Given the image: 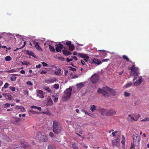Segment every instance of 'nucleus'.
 Segmentation results:
<instances>
[{"mask_svg":"<svg viewBox=\"0 0 149 149\" xmlns=\"http://www.w3.org/2000/svg\"><path fill=\"white\" fill-rule=\"evenodd\" d=\"M52 128L53 132L57 134L61 133L63 130L61 124L56 120L53 121Z\"/></svg>","mask_w":149,"mask_h":149,"instance_id":"obj_1","label":"nucleus"},{"mask_svg":"<svg viewBox=\"0 0 149 149\" xmlns=\"http://www.w3.org/2000/svg\"><path fill=\"white\" fill-rule=\"evenodd\" d=\"M133 143H131L130 149L134 148L135 146H138L141 140V136L138 134H134L132 135Z\"/></svg>","mask_w":149,"mask_h":149,"instance_id":"obj_2","label":"nucleus"},{"mask_svg":"<svg viewBox=\"0 0 149 149\" xmlns=\"http://www.w3.org/2000/svg\"><path fill=\"white\" fill-rule=\"evenodd\" d=\"M133 66L128 68L129 70H130V75H134V78L133 79V81H134L135 79L137 78L139 75V70L137 67L135 66V65L134 63H133Z\"/></svg>","mask_w":149,"mask_h":149,"instance_id":"obj_3","label":"nucleus"},{"mask_svg":"<svg viewBox=\"0 0 149 149\" xmlns=\"http://www.w3.org/2000/svg\"><path fill=\"white\" fill-rule=\"evenodd\" d=\"M72 89L71 87L66 89L64 91V94L63 95L62 97L64 100H69L71 95Z\"/></svg>","mask_w":149,"mask_h":149,"instance_id":"obj_4","label":"nucleus"},{"mask_svg":"<svg viewBox=\"0 0 149 149\" xmlns=\"http://www.w3.org/2000/svg\"><path fill=\"white\" fill-rule=\"evenodd\" d=\"M36 137L39 141L41 142H45L47 141L48 140L47 136L44 133H42L40 132L37 133Z\"/></svg>","mask_w":149,"mask_h":149,"instance_id":"obj_5","label":"nucleus"},{"mask_svg":"<svg viewBox=\"0 0 149 149\" xmlns=\"http://www.w3.org/2000/svg\"><path fill=\"white\" fill-rule=\"evenodd\" d=\"M104 89L107 92H109L112 95L115 96L116 94V92L115 90L107 86L104 87Z\"/></svg>","mask_w":149,"mask_h":149,"instance_id":"obj_6","label":"nucleus"},{"mask_svg":"<svg viewBox=\"0 0 149 149\" xmlns=\"http://www.w3.org/2000/svg\"><path fill=\"white\" fill-rule=\"evenodd\" d=\"M99 79V76L96 74H95L91 77V80L92 83L95 84L98 81Z\"/></svg>","mask_w":149,"mask_h":149,"instance_id":"obj_7","label":"nucleus"},{"mask_svg":"<svg viewBox=\"0 0 149 149\" xmlns=\"http://www.w3.org/2000/svg\"><path fill=\"white\" fill-rule=\"evenodd\" d=\"M142 77L141 76H140L139 77L138 76V77L136 79H135L136 81H133L134 82L133 85L135 86H137L140 85L141 83H142Z\"/></svg>","mask_w":149,"mask_h":149,"instance_id":"obj_8","label":"nucleus"},{"mask_svg":"<svg viewBox=\"0 0 149 149\" xmlns=\"http://www.w3.org/2000/svg\"><path fill=\"white\" fill-rule=\"evenodd\" d=\"M77 56L84 59L86 62L88 61V60L89 58V57L87 54L81 53H78Z\"/></svg>","mask_w":149,"mask_h":149,"instance_id":"obj_9","label":"nucleus"},{"mask_svg":"<svg viewBox=\"0 0 149 149\" xmlns=\"http://www.w3.org/2000/svg\"><path fill=\"white\" fill-rule=\"evenodd\" d=\"M97 92L98 93H102L104 96L105 97H108L109 96V93H107V91L104 89V88L103 89L100 88H98L97 90Z\"/></svg>","mask_w":149,"mask_h":149,"instance_id":"obj_10","label":"nucleus"},{"mask_svg":"<svg viewBox=\"0 0 149 149\" xmlns=\"http://www.w3.org/2000/svg\"><path fill=\"white\" fill-rule=\"evenodd\" d=\"M120 139V136L118 135L116 137V139L112 141V143L113 145L117 146L118 144Z\"/></svg>","mask_w":149,"mask_h":149,"instance_id":"obj_11","label":"nucleus"},{"mask_svg":"<svg viewBox=\"0 0 149 149\" xmlns=\"http://www.w3.org/2000/svg\"><path fill=\"white\" fill-rule=\"evenodd\" d=\"M116 114V111H115L112 109H110L107 113L106 116H112Z\"/></svg>","mask_w":149,"mask_h":149,"instance_id":"obj_12","label":"nucleus"},{"mask_svg":"<svg viewBox=\"0 0 149 149\" xmlns=\"http://www.w3.org/2000/svg\"><path fill=\"white\" fill-rule=\"evenodd\" d=\"M43 92L40 90H37L36 91L37 96L40 98H43L44 97Z\"/></svg>","mask_w":149,"mask_h":149,"instance_id":"obj_13","label":"nucleus"},{"mask_svg":"<svg viewBox=\"0 0 149 149\" xmlns=\"http://www.w3.org/2000/svg\"><path fill=\"white\" fill-rule=\"evenodd\" d=\"M3 95L5 97V99L9 100H13V97L10 93H4L3 94Z\"/></svg>","mask_w":149,"mask_h":149,"instance_id":"obj_14","label":"nucleus"},{"mask_svg":"<svg viewBox=\"0 0 149 149\" xmlns=\"http://www.w3.org/2000/svg\"><path fill=\"white\" fill-rule=\"evenodd\" d=\"M32 42L33 44L34 45V47H35L37 50L39 51H42V48L39 45L38 42L35 41H33Z\"/></svg>","mask_w":149,"mask_h":149,"instance_id":"obj_15","label":"nucleus"},{"mask_svg":"<svg viewBox=\"0 0 149 149\" xmlns=\"http://www.w3.org/2000/svg\"><path fill=\"white\" fill-rule=\"evenodd\" d=\"M55 46H56V51L57 52H61V49L63 48V45L60 43H59L57 45L56 44Z\"/></svg>","mask_w":149,"mask_h":149,"instance_id":"obj_16","label":"nucleus"},{"mask_svg":"<svg viewBox=\"0 0 149 149\" xmlns=\"http://www.w3.org/2000/svg\"><path fill=\"white\" fill-rule=\"evenodd\" d=\"M102 62L101 61L98 60L96 58H94L92 60V63L93 64H95V65H99L101 64Z\"/></svg>","mask_w":149,"mask_h":149,"instance_id":"obj_17","label":"nucleus"},{"mask_svg":"<svg viewBox=\"0 0 149 149\" xmlns=\"http://www.w3.org/2000/svg\"><path fill=\"white\" fill-rule=\"evenodd\" d=\"M25 53L26 54L29 56H32L34 58H36V56L34 55V53L31 51H29L28 50H26Z\"/></svg>","mask_w":149,"mask_h":149,"instance_id":"obj_18","label":"nucleus"},{"mask_svg":"<svg viewBox=\"0 0 149 149\" xmlns=\"http://www.w3.org/2000/svg\"><path fill=\"white\" fill-rule=\"evenodd\" d=\"M53 104V102L51 98L49 97L47 98V106H51Z\"/></svg>","mask_w":149,"mask_h":149,"instance_id":"obj_19","label":"nucleus"},{"mask_svg":"<svg viewBox=\"0 0 149 149\" xmlns=\"http://www.w3.org/2000/svg\"><path fill=\"white\" fill-rule=\"evenodd\" d=\"M72 149H79L78 144L77 143L73 142L72 143Z\"/></svg>","mask_w":149,"mask_h":149,"instance_id":"obj_20","label":"nucleus"},{"mask_svg":"<svg viewBox=\"0 0 149 149\" xmlns=\"http://www.w3.org/2000/svg\"><path fill=\"white\" fill-rule=\"evenodd\" d=\"M62 52H63V54L65 56H68L72 54V53L70 52L65 49L63 50Z\"/></svg>","mask_w":149,"mask_h":149,"instance_id":"obj_21","label":"nucleus"},{"mask_svg":"<svg viewBox=\"0 0 149 149\" xmlns=\"http://www.w3.org/2000/svg\"><path fill=\"white\" fill-rule=\"evenodd\" d=\"M57 70H58V71L54 72V74L56 75H61L62 74V70L61 69H59Z\"/></svg>","mask_w":149,"mask_h":149,"instance_id":"obj_22","label":"nucleus"},{"mask_svg":"<svg viewBox=\"0 0 149 149\" xmlns=\"http://www.w3.org/2000/svg\"><path fill=\"white\" fill-rule=\"evenodd\" d=\"M128 116L129 117H130L131 119L134 121H137V118H136V116L133 114H129L128 115Z\"/></svg>","mask_w":149,"mask_h":149,"instance_id":"obj_23","label":"nucleus"},{"mask_svg":"<svg viewBox=\"0 0 149 149\" xmlns=\"http://www.w3.org/2000/svg\"><path fill=\"white\" fill-rule=\"evenodd\" d=\"M43 88L45 90L50 93H52V90L50 89L48 86H45L43 87Z\"/></svg>","mask_w":149,"mask_h":149,"instance_id":"obj_24","label":"nucleus"},{"mask_svg":"<svg viewBox=\"0 0 149 149\" xmlns=\"http://www.w3.org/2000/svg\"><path fill=\"white\" fill-rule=\"evenodd\" d=\"M29 146V145L27 143H21V146L23 148H26Z\"/></svg>","mask_w":149,"mask_h":149,"instance_id":"obj_25","label":"nucleus"},{"mask_svg":"<svg viewBox=\"0 0 149 149\" xmlns=\"http://www.w3.org/2000/svg\"><path fill=\"white\" fill-rule=\"evenodd\" d=\"M108 110L104 109H101V114L102 115H106L107 113V112Z\"/></svg>","mask_w":149,"mask_h":149,"instance_id":"obj_26","label":"nucleus"},{"mask_svg":"<svg viewBox=\"0 0 149 149\" xmlns=\"http://www.w3.org/2000/svg\"><path fill=\"white\" fill-rule=\"evenodd\" d=\"M68 46L69 47V50L70 51L73 50L74 48V46L73 44H71Z\"/></svg>","mask_w":149,"mask_h":149,"instance_id":"obj_27","label":"nucleus"},{"mask_svg":"<svg viewBox=\"0 0 149 149\" xmlns=\"http://www.w3.org/2000/svg\"><path fill=\"white\" fill-rule=\"evenodd\" d=\"M96 106L94 105H91L90 106V109L92 111H94L96 110Z\"/></svg>","mask_w":149,"mask_h":149,"instance_id":"obj_28","label":"nucleus"},{"mask_svg":"<svg viewBox=\"0 0 149 149\" xmlns=\"http://www.w3.org/2000/svg\"><path fill=\"white\" fill-rule=\"evenodd\" d=\"M5 60L6 61H10L12 60V58L10 56H7L5 58Z\"/></svg>","mask_w":149,"mask_h":149,"instance_id":"obj_29","label":"nucleus"},{"mask_svg":"<svg viewBox=\"0 0 149 149\" xmlns=\"http://www.w3.org/2000/svg\"><path fill=\"white\" fill-rule=\"evenodd\" d=\"M49 48L50 50L52 52H55V49L53 46L51 45H49Z\"/></svg>","mask_w":149,"mask_h":149,"instance_id":"obj_30","label":"nucleus"},{"mask_svg":"<svg viewBox=\"0 0 149 149\" xmlns=\"http://www.w3.org/2000/svg\"><path fill=\"white\" fill-rule=\"evenodd\" d=\"M122 58L124 60H126V61L127 62L129 61V59L127 56H126L125 55H123V56Z\"/></svg>","mask_w":149,"mask_h":149,"instance_id":"obj_31","label":"nucleus"},{"mask_svg":"<svg viewBox=\"0 0 149 149\" xmlns=\"http://www.w3.org/2000/svg\"><path fill=\"white\" fill-rule=\"evenodd\" d=\"M132 84H133L132 82H130L125 85V87L126 88H129L132 85Z\"/></svg>","mask_w":149,"mask_h":149,"instance_id":"obj_32","label":"nucleus"},{"mask_svg":"<svg viewBox=\"0 0 149 149\" xmlns=\"http://www.w3.org/2000/svg\"><path fill=\"white\" fill-rule=\"evenodd\" d=\"M122 140L121 141V143L122 144H125V138L124 135H122Z\"/></svg>","mask_w":149,"mask_h":149,"instance_id":"obj_33","label":"nucleus"},{"mask_svg":"<svg viewBox=\"0 0 149 149\" xmlns=\"http://www.w3.org/2000/svg\"><path fill=\"white\" fill-rule=\"evenodd\" d=\"M76 86L78 88H80L81 87H83V84L82 83H80L79 84H77L76 85Z\"/></svg>","mask_w":149,"mask_h":149,"instance_id":"obj_34","label":"nucleus"},{"mask_svg":"<svg viewBox=\"0 0 149 149\" xmlns=\"http://www.w3.org/2000/svg\"><path fill=\"white\" fill-rule=\"evenodd\" d=\"M52 97L54 98V99H53V101L54 102H57V101L58 100V98L57 97H56L54 95H52Z\"/></svg>","mask_w":149,"mask_h":149,"instance_id":"obj_35","label":"nucleus"},{"mask_svg":"<svg viewBox=\"0 0 149 149\" xmlns=\"http://www.w3.org/2000/svg\"><path fill=\"white\" fill-rule=\"evenodd\" d=\"M16 77L15 76H11L10 77V79L11 81H14L16 79Z\"/></svg>","mask_w":149,"mask_h":149,"instance_id":"obj_36","label":"nucleus"},{"mask_svg":"<svg viewBox=\"0 0 149 149\" xmlns=\"http://www.w3.org/2000/svg\"><path fill=\"white\" fill-rule=\"evenodd\" d=\"M124 95L126 97H128L130 95V93H128L126 92H124Z\"/></svg>","mask_w":149,"mask_h":149,"instance_id":"obj_37","label":"nucleus"},{"mask_svg":"<svg viewBox=\"0 0 149 149\" xmlns=\"http://www.w3.org/2000/svg\"><path fill=\"white\" fill-rule=\"evenodd\" d=\"M141 121L143 122L148 121H149V117H147L145 119L142 120Z\"/></svg>","mask_w":149,"mask_h":149,"instance_id":"obj_38","label":"nucleus"},{"mask_svg":"<svg viewBox=\"0 0 149 149\" xmlns=\"http://www.w3.org/2000/svg\"><path fill=\"white\" fill-rule=\"evenodd\" d=\"M54 88L57 89L59 88V85L57 84H55L54 85Z\"/></svg>","mask_w":149,"mask_h":149,"instance_id":"obj_39","label":"nucleus"},{"mask_svg":"<svg viewBox=\"0 0 149 149\" xmlns=\"http://www.w3.org/2000/svg\"><path fill=\"white\" fill-rule=\"evenodd\" d=\"M71 42L70 41H67V42H66L65 44L67 46H68L71 44Z\"/></svg>","mask_w":149,"mask_h":149,"instance_id":"obj_40","label":"nucleus"},{"mask_svg":"<svg viewBox=\"0 0 149 149\" xmlns=\"http://www.w3.org/2000/svg\"><path fill=\"white\" fill-rule=\"evenodd\" d=\"M70 70L73 71H75L76 70V69L70 66L69 67Z\"/></svg>","mask_w":149,"mask_h":149,"instance_id":"obj_41","label":"nucleus"},{"mask_svg":"<svg viewBox=\"0 0 149 149\" xmlns=\"http://www.w3.org/2000/svg\"><path fill=\"white\" fill-rule=\"evenodd\" d=\"M49 136L51 137H53L54 136V134L53 132H50L49 133Z\"/></svg>","mask_w":149,"mask_h":149,"instance_id":"obj_42","label":"nucleus"},{"mask_svg":"<svg viewBox=\"0 0 149 149\" xmlns=\"http://www.w3.org/2000/svg\"><path fill=\"white\" fill-rule=\"evenodd\" d=\"M48 149H55L53 146L51 145H49L48 146Z\"/></svg>","mask_w":149,"mask_h":149,"instance_id":"obj_43","label":"nucleus"},{"mask_svg":"<svg viewBox=\"0 0 149 149\" xmlns=\"http://www.w3.org/2000/svg\"><path fill=\"white\" fill-rule=\"evenodd\" d=\"M10 88L12 91H14L15 90V88L14 86H10Z\"/></svg>","mask_w":149,"mask_h":149,"instance_id":"obj_44","label":"nucleus"},{"mask_svg":"<svg viewBox=\"0 0 149 149\" xmlns=\"http://www.w3.org/2000/svg\"><path fill=\"white\" fill-rule=\"evenodd\" d=\"M20 111L22 112H25L26 111V110L24 107L22 106L21 108L20 109Z\"/></svg>","mask_w":149,"mask_h":149,"instance_id":"obj_45","label":"nucleus"},{"mask_svg":"<svg viewBox=\"0 0 149 149\" xmlns=\"http://www.w3.org/2000/svg\"><path fill=\"white\" fill-rule=\"evenodd\" d=\"M9 84L8 83H6L4 86V88H7L9 86Z\"/></svg>","mask_w":149,"mask_h":149,"instance_id":"obj_46","label":"nucleus"},{"mask_svg":"<svg viewBox=\"0 0 149 149\" xmlns=\"http://www.w3.org/2000/svg\"><path fill=\"white\" fill-rule=\"evenodd\" d=\"M16 72V70L14 69H12L10 70L9 71H7V72Z\"/></svg>","mask_w":149,"mask_h":149,"instance_id":"obj_47","label":"nucleus"},{"mask_svg":"<svg viewBox=\"0 0 149 149\" xmlns=\"http://www.w3.org/2000/svg\"><path fill=\"white\" fill-rule=\"evenodd\" d=\"M72 60L73 59L72 58H70L69 59L68 58H67L66 59V61L68 62H69L70 61H72Z\"/></svg>","mask_w":149,"mask_h":149,"instance_id":"obj_48","label":"nucleus"},{"mask_svg":"<svg viewBox=\"0 0 149 149\" xmlns=\"http://www.w3.org/2000/svg\"><path fill=\"white\" fill-rule=\"evenodd\" d=\"M22 106H16L15 107V108L17 109H20Z\"/></svg>","mask_w":149,"mask_h":149,"instance_id":"obj_49","label":"nucleus"},{"mask_svg":"<svg viewBox=\"0 0 149 149\" xmlns=\"http://www.w3.org/2000/svg\"><path fill=\"white\" fill-rule=\"evenodd\" d=\"M47 73V72L46 71H44L42 70L40 72V74H46Z\"/></svg>","mask_w":149,"mask_h":149,"instance_id":"obj_50","label":"nucleus"},{"mask_svg":"<svg viewBox=\"0 0 149 149\" xmlns=\"http://www.w3.org/2000/svg\"><path fill=\"white\" fill-rule=\"evenodd\" d=\"M42 64L44 66H47L48 65L47 64L44 62H42Z\"/></svg>","mask_w":149,"mask_h":149,"instance_id":"obj_51","label":"nucleus"},{"mask_svg":"<svg viewBox=\"0 0 149 149\" xmlns=\"http://www.w3.org/2000/svg\"><path fill=\"white\" fill-rule=\"evenodd\" d=\"M118 133V132L117 131H115L114 132H113L112 133V134L113 136H116V134Z\"/></svg>","mask_w":149,"mask_h":149,"instance_id":"obj_52","label":"nucleus"},{"mask_svg":"<svg viewBox=\"0 0 149 149\" xmlns=\"http://www.w3.org/2000/svg\"><path fill=\"white\" fill-rule=\"evenodd\" d=\"M81 111H83V112H84V113L86 114H88V112H87L86 110H84V109H81Z\"/></svg>","mask_w":149,"mask_h":149,"instance_id":"obj_53","label":"nucleus"},{"mask_svg":"<svg viewBox=\"0 0 149 149\" xmlns=\"http://www.w3.org/2000/svg\"><path fill=\"white\" fill-rule=\"evenodd\" d=\"M81 62L82 64L83 65H84L86 64V63L83 60H81Z\"/></svg>","mask_w":149,"mask_h":149,"instance_id":"obj_54","label":"nucleus"},{"mask_svg":"<svg viewBox=\"0 0 149 149\" xmlns=\"http://www.w3.org/2000/svg\"><path fill=\"white\" fill-rule=\"evenodd\" d=\"M58 59H60L62 61H64L65 60V59L63 57H59Z\"/></svg>","mask_w":149,"mask_h":149,"instance_id":"obj_55","label":"nucleus"},{"mask_svg":"<svg viewBox=\"0 0 149 149\" xmlns=\"http://www.w3.org/2000/svg\"><path fill=\"white\" fill-rule=\"evenodd\" d=\"M4 105L6 107H8L10 106V104L8 103H6Z\"/></svg>","mask_w":149,"mask_h":149,"instance_id":"obj_56","label":"nucleus"},{"mask_svg":"<svg viewBox=\"0 0 149 149\" xmlns=\"http://www.w3.org/2000/svg\"><path fill=\"white\" fill-rule=\"evenodd\" d=\"M56 79L55 78L52 79L50 81L52 82H56Z\"/></svg>","mask_w":149,"mask_h":149,"instance_id":"obj_57","label":"nucleus"},{"mask_svg":"<svg viewBox=\"0 0 149 149\" xmlns=\"http://www.w3.org/2000/svg\"><path fill=\"white\" fill-rule=\"evenodd\" d=\"M20 73L22 74H24L25 73V72L24 70H22L20 71Z\"/></svg>","mask_w":149,"mask_h":149,"instance_id":"obj_58","label":"nucleus"},{"mask_svg":"<svg viewBox=\"0 0 149 149\" xmlns=\"http://www.w3.org/2000/svg\"><path fill=\"white\" fill-rule=\"evenodd\" d=\"M42 66L40 64H39L38 65H36V67L37 68H40L41 67V66Z\"/></svg>","mask_w":149,"mask_h":149,"instance_id":"obj_59","label":"nucleus"},{"mask_svg":"<svg viewBox=\"0 0 149 149\" xmlns=\"http://www.w3.org/2000/svg\"><path fill=\"white\" fill-rule=\"evenodd\" d=\"M36 109L40 111L41 110V108L40 107H37Z\"/></svg>","mask_w":149,"mask_h":149,"instance_id":"obj_60","label":"nucleus"},{"mask_svg":"<svg viewBox=\"0 0 149 149\" xmlns=\"http://www.w3.org/2000/svg\"><path fill=\"white\" fill-rule=\"evenodd\" d=\"M37 106L33 105L31 107V109H36Z\"/></svg>","mask_w":149,"mask_h":149,"instance_id":"obj_61","label":"nucleus"},{"mask_svg":"<svg viewBox=\"0 0 149 149\" xmlns=\"http://www.w3.org/2000/svg\"><path fill=\"white\" fill-rule=\"evenodd\" d=\"M72 58L76 61H77V57L76 56H72Z\"/></svg>","mask_w":149,"mask_h":149,"instance_id":"obj_62","label":"nucleus"},{"mask_svg":"<svg viewBox=\"0 0 149 149\" xmlns=\"http://www.w3.org/2000/svg\"><path fill=\"white\" fill-rule=\"evenodd\" d=\"M26 41H24V45L21 46V48H23L25 46L26 44Z\"/></svg>","mask_w":149,"mask_h":149,"instance_id":"obj_63","label":"nucleus"},{"mask_svg":"<svg viewBox=\"0 0 149 149\" xmlns=\"http://www.w3.org/2000/svg\"><path fill=\"white\" fill-rule=\"evenodd\" d=\"M68 72V71L66 70H65V72H64V74L65 76H66L67 75Z\"/></svg>","mask_w":149,"mask_h":149,"instance_id":"obj_64","label":"nucleus"}]
</instances>
